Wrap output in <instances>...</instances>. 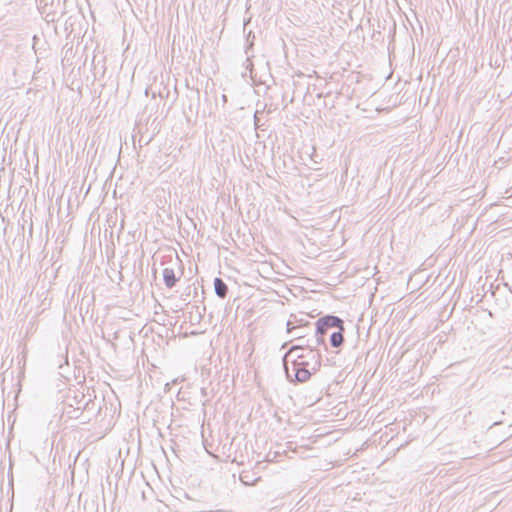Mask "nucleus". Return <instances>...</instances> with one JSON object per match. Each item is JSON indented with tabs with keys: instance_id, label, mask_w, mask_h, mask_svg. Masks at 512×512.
<instances>
[{
	"instance_id": "5",
	"label": "nucleus",
	"mask_w": 512,
	"mask_h": 512,
	"mask_svg": "<svg viewBox=\"0 0 512 512\" xmlns=\"http://www.w3.org/2000/svg\"><path fill=\"white\" fill-rule=\"evenodd\" d=\"M296 378L299 381H306L309 378V372L307 370H305V369L298 370L296 372Z\"/></svg>"
},
{
	"instance_id": "1",
	"label": "nucleus",
	"mask_w": 512,
	"mask_h": 512,
	"mask_svg": "<svg viewBox=\"0 0 512 512\" xmlns=\"http://www.w3.org/2000/svg\"><path fill=\"white\" fill-rule=\"evenodd\" d=\"M332 327L344 330L343 321L336 316H326L318 321V328L321 333H324L326 329Z\"/></svg>"
},
{
	"instance_id": "4",
	"label": "nucleus",
	"mask_w": 512,
	"mask_h": 512,
	"mask_svg": "<svg viewBox=\"0 0 512 512\" xmlns=\"http://www.w3.org/2000/svg\"><path fill=\"white\" fill-rule=\"evenodd\" d=\"M343 331L344 330L338 329L337 332H335L331 335L330 341H331L332 346L339 347L343 343V340H344Z\"/></svg>"
},
{
	"instance_id": "3",
	"label": "nucleus",
	"mask_w": 512,
	"mask_h": 512,
	"mask_svg": "<svg viewBox=\"0 0 512 512\" xmlns=\"http://www.w3.org/2000/svg\"><path fill=\"white\" fill-rule=\"evenodd\" d=\"M215 291L220 297H225L227 293V286L220 278H216L214 281Z\"/></svg>"
},
{
	"instance_id": "2",
	"label": "nucleus",
	"mask_w": 512,
	"mask_h": 512,
	"mask_svg": "<svg viewBox=\"0 0 512 512\" xmlns=\"http://www.w3.org/2000/svg\"><path fill=\"white\" fill-rule=\"evenodd\" d=\"M163 278L166 286L169 288L173 287L177 282L174 270L171 268H165L163 270Z\"/></svg>"
}]
</instances>
